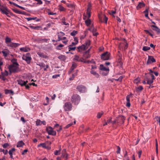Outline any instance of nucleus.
<instances>
[{
  "label": "nucleus",
  "instance_id": "1",
  "mask_svg": "<svg viewBox=\"0 0 160 160\" xmlns=\"http://www.w3.org/2000/svg\"><path fill=\"white\" fill-rule=\"evenodd\" d=\"M91 5L90 4H89L88 6V8L87 10V14L88 17V19L85 21V22L86 25L89 26L91 23V21L89 18L91 17Z\"/></svg>",
  "mask_w": 160,
  "mask_h": 160
},
{
  "label": "nucleus",
  "instance_id": "2",
  "mask_svg": "<svg viewBox=\"0 0 160 160\" xmlns=\"http://www.w3.org/2000/svg\"><path fill=\"white\" fill-rule=\"evenodd\" d=\"M90 45V41L89 40H87L85 42L84 44L82 45L81 46L78 47L77 48L78 51L82 52V51H84L87 49Z\"/></svg>",
  "mask_w": 160,
  "mask_h": 160
},
{
  "label": "nucleus",
  "instance_id": "3",
  "mask_svg": "<svg viewBox=\"0 0 160 160\" xmlns=\"http://www.w3.org/2000/svg\"><path fill=\"white\" fill-rule=\"evenodd\" d=\"M19 66L10 65L9 67V72L11 73H18L20 71V69L18 67Z\"/></svg>",
  "mask_w": 160,
  "mask_h": 160
},
{
  "label": "nucleus",
  "instance_id": "4",
  "mask_svg": "<svg viewBox=\"0 0 160 160\" xmlns=\"http://www.w3.org/2000/svg\"><path fill=\"white\" fill-rule=\"evenodd\" d=\"M80 99V97L78 95L75 94L72 97L71 101L74 104L77 105L79 102Z\"/></svg>",
  "mask_w": 160,
  "mask_h": 160
},
{
  "label": "nucleus",
  "instance_id": "5",
  "mask_svg": "<svg viewBox=\"0 0 160 160\" xmlns=\"http://www.w3.org/2000/svg\"><path fill=\"white\" fill-rule=\"evenodd\" d=\"M110 56V53L108 52H106L101 54V57L102 59L106 60L109 59Z\"/></svg>",
  "mask_w": 160,
  "mask_h": 160
},
{
  "label": "nucleus",
  "instance_id": "6",
  "mask_svg": "<svg viewBox=\"0 0 160 160\" xmlns=\"http://www.w3.org/2000/svg\"><path fill=\"white\" fill-rule=\"evenodd\" d=\"M47 132L49 135L55 136L56 134V132L55 131L53 130L52 127L49 126L46 128Z\"/></svg>",
  "mask_w": 160,
  "mask_h": 160
},
{
  "label": "nucleus",
  "instance_id": "7",
  "mask_svg": "<svg viewBox=\"0 0 160 160\" xmlns=\"http://www.w3.org/2000/svg\"><path fill=\"white\" fill-rule=\"evenodd\" d=\"M64 108L66 111H71L72 108V105L71 103L69 102L65 103L64 104Z\"/></svg>",
  "mask_w": 160,
  "mask_h": 160
},
{
  "label": "nucleus",
  "instance_id": "8",
  "mask_svg": "<svg viewBox=\"0 0 160 160\" xmlns=\"http://www.w3.org/2000/svg\"><path fill=\"white\" fill-rule=\"evenodd\" d=\"M77 89L80 92L83 93L85 92L86 90V87L82 85H79L77 86Z\"/></svg>",
  "mask_w": 160,
  "mask_h": 160
},
{
  "label": "nucleus",
  "instance_id": "9",
  "mask_svg": "<svg viewBox=\"0 0 160 160\" xmlns=\"http://www.w3.org/2000/svg\"><path fill=\"white\" fill-rule=\"evenodd\" d=\"M98 18L100 21L101 22H105L106 23H107L108 20V18L106 16L104 15L102 16L99 15Z\"/></svg>",
  "mask_w": 160,
  "mask_h": 160
},
{
  "label": "nucleus",
  "instance_id": "10",
  "mask_svg": "<svg viewBox=\"0 0 160 160\" xmlns=\"http://www.w3.org/2000/svg\"><path fill=\"white\" fill-rule=\"evenodd\" d=\"M125 119V117L123 116H119L117 118V123L121 124H123Z\"/></svg>",
  "mask_w": 160,
  "mask_h": 160
},
{
  "label": "nucleus",
  "instance_id": "11",
  "mask_svg": "<svg viewBox=\"0 0 160 160\" xmlns=\"http://www.w3.org/2000/svg\"><path fill=\"white\" fill-rule=\"evenodd\" d=\"M155 62L156 60L153 56H148V59L147 62V64H151L152 63Z\"/></svg>",
  "mask_w": 160,
  "mask_h": 160
},
{
  "label": "nucleus",
  "instance_id": "12",
  "mask_svg": "<svg viewBox=\"0 0 160 160\" xmlns=\"http://www.w3.org/2000/svg\"><path fill=\"white\" fill-rule=\"evenodd\" d=\"M0 8V10L3 14H5L6 15L8 14L7 12L8 11L7 8L6 7H4L3 6H1Z\"/></svg>",
  "mask_w": 160,
  "mask_h": 160
},
{
  "label": "nucleus",
  "instance_id": "13",
  "mask_svg": "<svg viewBox=\"0 0 160 160\" xmlns=\"http://www.w3.org/2000/svg\"><path fill=\"white\" fill-rule=\"evenodd\" d=\"M17 82L18 84L20 85L22 87H23L26 85V84H27L28 82L27 80L24 81L22 79L18 80Z\"/></svg>",
  "mask_w": 160,
  "mask_h": 160
},
{
  "label": "nucleus",
  "instance_id": "14",
  "mask_svg": "<svg viewBox=\"0 0 160 160\" xmlns=\"http://www.w3.org/2000/svg\"><path fill=\"white\" fill-rule=\"evenodd\" d=\"M20 45V44L18 43L11 42L8 45V47H10L12 48H15Z\"/></svg>",
  "mask_w": 160,
  "mask_h": 160
},
{
  "label": "nucleus",
  "instance_id": "15",
  "mask_svg": "<svg viewBox=\"0 0 160 160\" xmlns=\"http://www.w3.org/2000/svg\"><path fill=\"white\" fill-rule=\"evenodd\" d=\"M88 30L92 32L93 33V35L94 36H97L98 34V33L96 32V30L92 26L90 28H88Z\"/></svg>",
  "mask_w": 160,
  "mask_h": 160
},
{
  "label": "nucleus",
  "instance_id": "16",
  "mask_svg": "<svg viewBox=\"0 0 160 160\" xmlns=\"http://www.w3.org/2000/svg\"><path fill=\"white\" fill-rule=\"evenodd\" d=\"M65 33L62 32H60L58 33V39L57 41H59L61 40V38L63 36L65 35Z\"/></svg>",
  "mask_w": 160,
  "mask_h": 160
},
{
  "label": "nucleus",
  "instance_id": "17",
  "mask_svg": "<svg viewBox=\"0 0 160 160\" xmlns=\"http://www.w3.org/2000/svg\"><path fill=\"white\" fill-rule=\"evenodd\" d=\"M42 124H43V125H45L46 124V122L45 121H41L39 119L37 120L36 122V126L40 125Z\"/></svg>",
  "mask_w": 160,
  "mask_h": 160
},
{
  "label": "nucleus",
  "instance_id": "18",
  "mask_svg": "<svg viewBox=\"0 0 160 160\" xmlns=\"http://www.w3.org/2000/svg\"><path fill=\"white\" fill-rule=\"evenodd\" d=\"M22 58L23 60L26 61L28 64H29L30 63L31 60V57H27L24 56H23Z\"/></svg>",
  "mask_w": 160,
  "mask_h": 160
},
{
  "label": "nucleus",
  "instance_id": "19",
  "mask_svg": "<svg viewBox=\"0 0 160 160\" xmlns=\"http://www.w3.org/2000/svg\"><path fill=\"white\" fill-rule=\"evenodd\" d=\"M15 151V149L14 148H12L8 152L10 156V158L12 159H13V158L12 156L13 153Z\"/></svg>",
  "mask_w": 160,
  "mask_h": 160
},
{
  "label": "nucleus",
  "instance_id": "20",
  "mask_svg": "<svg viewBox=\"0 0 160 160\" xmlns=\"http://www.w3.org/2000/svg\"><path fill=\"white\" fill-rule=\"evenodd\" d=\"M2 52L5 57H6L9 54L10 52L8 49H6L2 51Z\"/></svg>",
  "mask_w": 160,
  "mask_h": 160
},
{
  "label": "nucleus",
  "instance_id": "21",
  "mask_svg": "<svg viewBox=\"0 0 160 160\" xmlns=\"http://www.w3.org/2000/svg\"><path fill=\"white\" fill-rule=\"evenodd\" d=\"M145 79L147 81V84L149 85H150L153 82V80L150 79L147 76H146Z\"/></svg>",
  "mask_w": 160,
  "mask_h": 160
},
{
  "label": "nucleus",
  "instance_id": "22",
  "mask_svg": "<svg viewBox=\"0 0 160 160\" xmlns=\"http://www.w3.org/2000/svg\"><path fill=\"white\" fill-rule=\"evenodd\" d=\"M99 69L103 71H109L108 68H105L102 64H101L100 65Z\"/></svg>",
  "mask_w": 160,
  "mask_h": 160
},
{
  "label": "nucleus",
  "instance_id": "23",
  "mask_svg": "<svg viewBox=\"0 0 160 160\" xmlns=\"http://www.w3.org/2000/svg\"><path fill=\"white\" fill-rule=\"evenodd\" d=\"M48 39L45 38H39L38 41L40 43L47 42Z\"/></svg>",
  "mask_w": 160,
  "mask_h": 160
},
{
  "label": "nucleus",
  "instance_id": "24",
  "mask_svg": "<svg viewBox=\"0 0 160 160\" xmlns=\"http://www.w3.org/2000/svg\"><path fill=\"white\" fill-rule=\"evenodd\" d=\"M20 50L21 51H23L26 52L29 51L30 50V49L28 47H22L20 48Z\"/></svg>",
  "mask_w": 160,
  "mask_h": 160
},
{
  "label": "nucleus",
  "instance_id": "25",
  "mask_svg": "<svg viewBox=\"0 0 160 160\" xmlns=\"http://www.w3.org/2000/svg\"><path fill=\"white\" fill-rule=\"evenodd\" d=\"M145 5L144 3L142 2H140L139 3L138 6H137V9H139L141 8L144 7Z\"/></svg>",
  "mask_w": 160,
  "mask_h": 160
},
{
  "label": "nucleus",
  "instance_id": "26",
  "mask_svg": "<svg viewBox=\"0 0 160 160\" xmlns=\"http://www.w3.org/2000/svg\"><path fill=\"white\" fill-rule=\"evenodd\" d=\"M37 54L39 56L42 58H48V56L47 55L41 52H38Z\"/></svg>",
  "mask_w": 160,
  "mask_h": 160
},
{
  "label": "nucleus",
  "instance_id": "27",
  "mask_svg": "<svg viewBox=\"0 0 160 160\" xmlns=\"http://www.w3.org/2000/svg\"><path fill=\"white\" fill-rule=\"evenodd\" d=\"M90 73L96 78H98L99 76V74L93 70H91Z\"/></svg>",
  "mask_w": 160,
  "mask_h": 160
},
{
  "label": "nucleus",
  "instance_id": "28",
  "mask_svg": "<svg viewBox=\"0 0 160 160\" xmlns=\"http://www.w3.org/2000/svg\"><path fill=\"white\" fill-rule=\"evenodd\" d=\"M151 27L153 28L152 29L153 30L156 31L158 32H160V29L157 26L154 25H152L151 26Z\"/></svg>",
  "mask_w": 160,
  "mask_h": 160
},
{
  "label": "nucleus",
  "instance_id": "29",
  "mask_svg": "<svg viewBox=\"0 0 160 160\" xmlns=\"http://www.w3.org/2000/svg\"><path fill=\"white\" fill-rule=\"evenodd\" d=\"M5 41L6 43L7 44V46L10 43L12 42L11 39L8 37H7L5 38Z\"/></svg>",
  "mask_w": 160,
  "mask_h": 160
},
{
  "label": "nucleus",
  "instance_id": "30",
  "mask_svg": "<svg viewBox=\"0 0 160 160\" xmlns=\"http://www.w3.org/2000/svg\"><path fill=\"white\" fill-rule=\"evenodd\" d=\"M11 62L12 63V64L11 65L19 66V64L17 62V59L15 58H13L12 59Z\"/></svg>",
  "mask_w": 160,
  "mask_h": 160
},
{
  "label": "nucleus",
  "instance_id": "31",
  "mask_svg": "<svg viewBox=\"0 0 160 160\" xmlns=\"http://www.w3.org/2000/svg\"><path fill=\"white\" fill-rule=\"evenodd\" d=\"M24 145V143L22 141H21L18 142L17 145V147H22Z\"/></svg>",
  "mask_w": 160,
  "mask_h": 160
},
{
  "label": "nucleus",
  "instance_id": "32",
  "mask_svg": "<svg viewBox=\"0 0 160 160\" xmlns=\"http://www.w3.org/2000/svg\"><path fill=\"white\" fill-rule=\"evenodd\" d=\"M58 9L60 11L65 12L66 11L65 8L61 5H60L58 6Z\"/></svg>",
  "mask_w": 160,
  "mask_h": 160
},
{
  "label": "nucleus",
  "instance_id": "33",
  "mask_svg": "<svg viewBox=\"0 0 160 160\" xmlns=\"http://www.w3.org/2000/svg\"><path fill=\"white\" fill-rule=\"evenodd\" d=\"M5 93L6 94H11L12 95L13 94L14 92L12 90H8L7 89L5 90Z\"/></svg>",
  "mask_w": 160,
  "mask_h": 160
},
{
  "label": "nucleus",
  "instance_id": "34",
  "mask_svg": "<svg viewBox=\"0 0 160 160\" xmlns=\"http://www.w3.org/2000/svg\"><path fill=\"white\" fill-rule=\"evenodd\" d=\"M29 27L32 29L37 30H39V28H40V27L39 26H33L32 25H30Z\"/></svg>",
  "mask_w": 160,
  "mask_h": 160
},
{
  "label": "nucleus",
  "instance_id": "35",
  "mask_svg": "<svg viewBox=\"0 0 160 160\" xmlns=\"http://www.w3.org/2000/svg\"><path fill=\"white\" fill-rule=\"evenodd\" d=\"M58 58L62 61H65L66 59V57L64 55H61L58 56Z\"/></svg>",
  "mask_w": 160,
  "mask_h": 160
},
{
  "label": "nucleus",
  "instance_id": "36",
  "mask_svg": "<svg viewBox=\"0 0 160 160\" xmlns=\"http://www.w3.org/2000/svg\"><path fill=\"white\" fill-rule=\"evenodd\" d=\"M4 73L3 72H2V76H0V78L2 80L5 81L7 79L5 77V76L4 75Z\"/></svg>",
  "mask_w": 160,
  "mask_h": 160
},
{
  "label": "nucleus",
  "instance_id": "37",
  "mask_svg": "<svg viewBox=\"0 0 160 160\" xmlns=\"http://www.w3.org/2000/svg\"><path fill=\"white\" fill-rule=\"evenodd\" d=\"M77 67V64L76 63H73L72 64V66L71 68V70H73V69L76 68Z\"/></svg>",
  "mask_w": 160,
  "mask_h": 160
},
{
  "label": "nucleus",
  "instance_id": "38",
  "mask_svg": "<svg viewBox=\"0 0 160 160\" xmlns=\"http://www.w3.org/2000/svg\"><path fill=\"white\" fill-rule=\"evenodd\" d=\"M61 149H59L58 150H55L54 152V154L56 155H58L60 154Z\"/></svg>",
  "mask_w": 160,
  "mask_h": 160
},
{
  "label": "nucleus",
  "instance_id": "39",
  "mask_svg": "<svg viewBox=\"0 0 160 160\" xmlns=\"http://www.w3.org/2000/svg\"><path fill=\"white\" fill-rule=\"evenodd\" d=\"M140 78H136L134 81V83L138 84L140 81Z\"/></svg>",
  "mask_w": 160,
  "mask_h": 160
},
{
  "label": "nucleus",
  "instance_id": "40",
  "mask_svg": "<svg viewBox=\"0 0 160 160\" xmlns=\"http://www.w3.org/2000/svg\"><path fill=\"white\" fill-rule=\"evenodd\" d=\"M150 49V48L147 46H144L142 48V50L145 51H147Z\"/></svg>",
  "mask_w": 160,
  "mask_h": 160
},
{
  "label": "nucleus",
  "instance_id": "41",
  "mask_svg": "<svg viewBox=\"0 0 160 160\" xmlns=\"http://www.w3.org/2000/svg\"><path fill=\"white\" fill-rule=\"evenodd\" d=\"M76 48L75 47H72V46L69 47V45L68 46V49H69V51H74Z\"/></svg>",
  "mask_w": 160,
  "mask_h": 160
},
{
  "label": "nucleus",
  "instance_id": "42",
  "mask_svg": "<svg viewBox=\"0 0 160 160\" xmlns=\"http://www.w3.org/2000/svg\"><path fill=\"white\" fill-rule=\"evenodd\" d=\"M40 146H42V148H47V147L46 146V144L44 143H40L38 145V147Z\"/></svg>",
  "mask_w": 160,
  "mask_h": 160
},
{
  "label": "nucleus",
  "instance_id": "43",
  "mask_svg": "<svg viewBox=\"0 0 160 160\" xmlns=\"http://www.w3.org/2000/svg\"><path fill=\"white\" fill-rule=\"evenodd\" d=\"M78 33V31L75 30H73L72 32H71L70 33V35L72 36H74L77 34Z\"/></svg>",
  "mask_w": 160,
  "mask_h": 160
},
{
  "label": "nucleus",
  "instance_id": "44",
  "mask_svg": "<svg viewBox=\"0 0 160 160\" xmlns=\"http://www.w3.org/2000/svg\"><path fill=\"white\" fill-rule=\"evenodd\" d=\"M37 65L38 66H39L40 67L42 68H44L46 66L45 64L43 62L40 63L39 64H37Z\"/></svg>",
  "mask_w": 160,
  "mask_h": 160
},
{
  "label": "nucleus",
  "instance_id": "45",
  "mask_svg": "<svg viewBox=\"0 0 160 160\" xmlns=\"http://www.w3.org/2000/svg\"><path fill=\"white\" fill-rule=\"evenodd\" d=\"M66 154V149H64L62 151V155L61 157L63 158H64L65 156V154Z\"/></svg>",
  "mask_w": 160,
  "mask_h": 160
},
{
  "label": "nucleus",
  "instance_id": "46",
  "mask_svg": "<svg viewBox=\"0 0 160 160\" xmlns=\"http://www.w3.org/2000/svg\"><path fill=\"white\" fill-rule=\"evenodd\" d=\"M103 114V112H98L97 114V118H101Z\"/></svg>",
  "mask_w": 160,
  "mask_h": 160
},
{
  "label": "nucleus",
  "instance_id": "47",
  "mask_svg": "<svg viewBox=\"0 0 160 160\" xmlns=\"http://www.w3.org/2000/svg\"><path fill=\"white\" fill-rule=\"evenodd\" d=\"M80 58L79 56H78L77 55H75V58L74 59V60L79 62Z\"/></svg>",
  "mask_w": 160,
  "mask_h": 160
},
{
  "label": "nucleus",
  "instance_id": "48",
  "mask_svg": "<svg viewBox=\"0 0 160 160\" xmlns=\"http://www.w3.org/2000/svg\"><path fill=\"white\" fill-rule=\"evenodd\" d=\"M143 89V87L142 86H139V87L136 88L137 91H142Z\"/></svg>",
  "mask_w": 160,
  "mask_h": 160
},
{
  "label": "nucleus",
  "instance_id": "49",
  "mask_svg": "<svg viewBox=\"0 0 160 160\" xmlns=\"http://www.w3.org/2000/svg\"><path fill=\"white\" fill-rule=\"evenodd\" d=\"M132 94H131L130 95H127L126 96V99L127 100V102H130V96L131 95H132Z\"/></svg>",
  "mask_w": 160,
  "mask_h": 160
},
{
  "label": "nucleus",
  "instance_id": "50",
  "mask_svg": "<svg viewBox=\"0 0 160 160\" xmlns=\"http://www.w3.org/2000/svg\"><path fill=\"white\" fill-rule=\"evenodd\" d=\"M37 19L36 17L35 18H27V19L28 21H29L31 20H34Z\"/></svg>",
  "mask_w": 160,
  "mask_h": 160
},
{
  "label": "nucleus",
  "instance_id": "51",
  "mask_svg": "<svg viewBox=\"0 0 160 160\" xmlns=\"http://www.w3.org/2000/svg\"><path fill=\"white\" fill-rule=\"evenodd\" d=\"M155 118L159 122V125H160V117L156 116L155 117Z\"/></svg>",
  "mask_w": 160,
  "mask_h": 160
},
{
  "label": "nucleus",
  "instance_id": "52",
  "mask_svg": "<svg viewBox=\"0 0 160 160\" xmlns=\"http://www.w3.org/2000/svg\"><path fill=\"white\" fill-rule=\"evenodd\" d=\"M83 57L86 58H88L90 57V55L89 54H84Z\"/></svg>",
  "mask_w": 160,
  "mask_h": 160
},
{
  "label": "nucleus",
  "instance_id": "53",
  "mask_svg": "<svg viewBox=\"0 0 160 160\" xmlns=\"http://www.w3.org/2000/svg\"><path fill=\"white\" fill-rule=\"evenodd\" d=\"M9 146V144L8 143H5L4 144L2 145V147L4 148H6L8 147Z\"/></svg>",
  "mask_w": 160,
  "mask_h": 160
},
{
  "label": "nucleus",
  "instance_id": "54",
  "mask_svg": "<svg viewBox=\"0 0 160 160\" xmlns=\"http://www.w3.org/2000/svg\"><path fill=\"white\" fill-rule=\"evenodd\" d=\"M64 46V45L62 44H60L58 46H57L56 47V48L58 50H60V48L63 47Z\"/></svg>",
  "mask_w": 160,
  "mask_h": 160
},
{
  "label": "nucleus",
  "instance_id": "55",
  "mask_svg": "<svg viewBox=\"0 0 160 160\" xmlns=\"http://www.w3.org/2000/svg\"><path fill=\"white\" fill-rule=\"evenodd\" d=\"M46 100H47V103L45 104L44 105H47L49 104V99L48 97H46Z\"/></svg>",
  "mask_w": 160,
  "mask_h": 160
},
{
  "label": "nucleus",
  "instance_id": "56",
  "mask_svg": "<svg viewBox=\"0 0 160 160\" xmlns=\"http://www.w3.org/2000/svg\"><path fill=\"white\" fill-rule=\"evenodd\" d=\"M148 74H149L151 76V78H152L151 80H153L155 79L154 76L152 73H148Z\"/></svg>",
  "mask_w": 160,
  "mask_h": 160
},
{
  "label": "nucleus",
  "instance_id": "57",
  "mask_svg": "<svg viewBox=\"0 0 160 160\" xmlns=\"http://www.w3.org/2000/svg\"><path fill=\"white\" fill-rule=\"evenodd\" d=\"M15 6L16 7H18L21 9H22L23 10H25V8L24 7L19 6V5L17 4H15Z\"/></svg>",
  "mask_w": 160,
  "mask_h": 160
},
{
  "label": "nucleus",
  "instance_id": "58",
  "mask_svg": "<svg viewBox=\"0 0 160 160\" xmlns=\"http://www.w3.org/2000/svg\"><path fill=\"white\" fill-rule=\"evenodd\" d=\"M123 40L124 42L126 43V44H125L124 48L125 49L127 48V47H128V44L126 42V40L125 39H123Z\"/></svg>",
  "mask_w": 160,
  "mask_h": 160
},
{
  "label": "nucleus",
  "instance_id": "59",
  "mask_svg": "<svg viewBox=\"0 0 160 160\" xmlns=\"http://www.w3.org/2000/svg\"><path fill=\"white\" fill-rule=\"evenodd\" d=\"M1 151L3 152L5 155L7 154L8 153V151L7 150H5L4 149H2Z\"/></svg>",
  "mask_w": 160,
  "mask_h": 160
},
{
  "label": "nucleus",
  "instance_id": "60",
  "mask_svg": "<svg viewBox=\"0 0 160 160\" xmlns=\"http://www.w3.org/2000/svg\"><path fill=\"white\" fill-rule=\"evenodd\" d=\"M13 11L17 13L21 14V12L17 9H15L13 10Z\"/></svg>",
  "mask_w": 160,
  "mask_h": 160
},
{
  "label": "nucleus",
  "instance_id": "61",
  "mask_svg": "<svg viewBox=\"0 0 160 160\" xmlns=\"http://www.w3.org/2000/svg\"><path fill=\"white\" fill-rule=\"evenodd\" d=\"M142 151L141 150L139 151L138 152V158H140L141 157V155L142 154Z\"/></svg>",
  "mask_w": 160,
  "mask_h": 160
},
{
  "label": "nucleus",
  "instance_id": "62",
  "mask_svg": "<svg viewBox=\"0 0 160 160\" xmlns=\"http://www.w3.org/2000/svg\"><path fill=\"white\" fill-rule=\"evenodd\" d=\"M73 124V123H70V124H68L67 125L66 127L65 128H68L71 126Z\"/></svg>",
  "mask_w": 160,
  "mask_h": 160
},
{
  "label": "nucleus",
  "instance_id": "63",
  "mask_svg": "<svg viewBox=\"0 0 160 160\" xmlns=\"http://www.w3.org/2000/svg\"><path fill=\"white\" fill-rule=\"evenodd\" d=\"M120 148L118 146L117 147V152L118 153H120Z\"/></svg>",
  "mask_w": 160,
  "mask_h": 160
},
{
  "label": "nucleus",
  "instance_id": "64",
  "mask_svg": "<svg viewBox=\"0 0 160 160\" xmlns=\"http://www.w3.org/2000/svg\"><path fill=\"white\" fill-rule=\"evenodd\" d=\"M28 151V149H25L22 152V154L23 155H24V154L26 152H27Z\"/></svg>",
  "mask_w": 160,
  "mask_h": 160
}]
</instances>
